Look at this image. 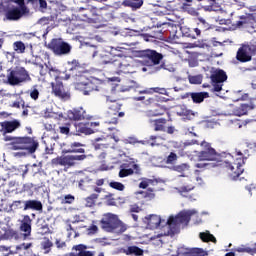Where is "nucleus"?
<instances>
[{
	"label": "nucleus",
	"instance_id": "f257e3e1",
	"mask_svg": "<svg viewBox=\"0 0 256 256\" xmlns=\"http://www.w3.org/2000/svg\"><path fill=\"white\" fill-rule=\"evenodd\" d=\"M5 122H0V135L11 151H26L33 155L39 149V140L31 136H12L5 131Z\"/></svg>",
	"mask_w": 256,
	"mask_h": 256
},
{
	"label": "nucleus",
	"instance_id": "f03ea898",
	"mask_svg": "<svg viewBox=\"0 0 256 256\" xmlns=\"http://www.w3.org/2000/svg\"><path fill=\"white\" fill-rule=\"evenodd\" d=\"M201 151L197 152L198 161H216V163H221L224 167H230L234 169L231 165L233 161V155L229 153H218L215 148H212L211 143L207 141H202L200 143Z\"/></svg>",
	"mask_w": 256,
	"mask_h": 256
},
{
	"label": "nucleus",
	"instance_id": "7ed1b4c3",
	"mask_svg": "<svg viewBox=\"0 0 256 256\" xmlns=\"http://www.w3.org/2000/svg\"><path fill=\"white\" fill-rule=\"evenodd\" d=\"M139 57L143 59L147 67H154V72L157 73L163 69H167V65L163 61V54L153 49H145L138 52Z\"/></svg>",
	"mask_w": 256,
	"mask_h": 256
},
{
	"label": "nucleus",
	"instance_id": "20e7f679",
	"mask_svg": "<svg viewBox=\"0 0 256 256\" xmlns=\"http://www.w3.org/2000/svg\"><path fill=\"white\" fill-rule=\"evenodd\" d=\"M100 225L106 233H117L118 235H121V233L127 231V225L119 220L117 215L111 213H107L103 216Z\"/></svg>",
	"mask_w": 256,
	"mask_h": 256
},
{
	"label": "nucleus",
	"instance_id": "39448f33",
	"mask_svg": "<svg viewBox=\"0 0 256 256\" xmlns=\"http://www.w3.org/2000/svg\"><path fill=\"white\" fill-rule=\"evenodd\" d=\"M192 216V211H181L175 217L170 216L167 220V225L170 229L169 234L175 235V233H177L179 230L180 225H189V221H191Z\"/></svg>",
	"mask_w": 256,
	"mask_h": 256
},
{
	"label": "nucleus",
	"instance_id": "423d86ee",
	"mask_svg": "<svg viewBox=\"0 0 256 256\" xmlns=\"http://www.w3.org/2000/svg\"><path fill=\"white\" fill-rule=\"evenodd\" d=\"M47 49L52 51L56 57H65V55H70L73 46L68 42L64 41L62 38H53L47 45Z\"/></svg>",
	"mask_w": 256,
	"mask_h": 256
},
{
	"label": "nucleus",
	"instance_id": "0eeeda50",
	"mask_svg": "<svg viewBox=\"0 0 256 256\" xmlns=\"http://www.w3.org/2000/svg\"><path fill=\"white\" fill-rule=\"evenodd\" d=\"M103 11H105V8L88 6L86 8H80L79 15L82 21H86V23H100L101 19H103Z\"/></svg>",
	"mask_w": 256,
	"mask_h": 256
},
{
	"label": "nucleus",
	"instance_id": "6e6552de",
	"mask_svg": "<svg viewBox=\"0 0 256 256\" xmlns=\"http://www.w3.org/2000/svg\"><path fill=\"white\" fill-rule=\"evenodd\" d=\"M23 15H29V13L23 12L17 6L0 4V17H3V21H19Z\"/></svg>",
	"mask_w": 256,
	"mask_h": 256
},
{
	"label": "nucleus",
	"instance_id": "1a4fd4ad",
	"mask_svg": "<svg viewBox=\"0 0 256 256\" xmlns=\"http://www.w3.org/2000/svg\"><path fill=\"white\" fill-rule=\"evenodd\" d=\"M87 159V155H66L60 156L52 159L53 165H60V167H65L66 169H71V167H75L77 165V161H85Z\"/></svg>",
	"mask_w": 256,
	"mask_h": 256
},
{
	"label": "nucleus",
	"instance_id": "9d476101",
	"mask_svg": "<svg viewBox=\"0 0 256 256\" xmlns=\"http://www.w3.org/2000/svg\"><path fill=\"white\" fill-rule=\"evenodd\" d=\"M81 77H85L81 72V64L77 60H73L72 62H68L66 66V70L64 72V76H61V79L64 81H69V79H75V81L79 82Z\"/></svg>",
	"mask_w": 256,
	"mask_h": 256
},
{
	"label": "nucleus",
	"instance_id": "9b49d317",
	"mask_svg": "<svg viewBox=\"0 0 256 256\" xmlns=\"http://www.w3.org/2000/svg\"><path fill=\"white\" fill-rule=\"evenodd\" d=\"M162 25H167L170 27L172 36L174 39H181V37H188L189 39H197L199 34L195 31V28H189L187 26H171L168 23H163Z\"/></svg>",
	"mask_w": 256,
	"mask_h": 256
},
{
	"label": "nucleus",
	"instance_id": "f8f14e48",
	"mask_svg": "<svg viewBox=\"0 0 256 256\" xmlns=\"http://www.w3.org/2000/svg\"><path fill=\"white\" fill-rule=\"evenodd\" d=\"M237 155L238 158H236V160L233 158L231 161V166L234 167V169H231L229 166H225L226 169L230 171V175L234 180L239 179V176L243 175V171H245V169H243V165H245V161H247V157L243 156L241 151H238Z\"/></svg>",
	"mask_w": 256,
	"mask_h": 256
},
{
	"label": "nucleus",
	"instance_id": "ddd939ff",
	"mask_svg": "<svg viewBox=\"0 0 256 256\" xmlns=\"http://www.w3.org/2000/svg\"><path fill=\"white\" fill-rule=\"evenodd\" d=\"M9 85H19L20 83H25V81H31V76L29 72L25 70L24 67L11 70L7 76Z\"/></svg>",
	"mask_w": 256,
	"mask_h": 256
},
{
	"label": "nucleus",
	"instance_id": "4468645a",
	"mask_svg": "<svg viewBox=\"0 0 256 256\" xmlns=\"http://www.w3.org/2000/svg\"><path fill=\"white\" fill-rule=\"evenodd\" d=\"M77 91H81L83 95H90L93 91H99V86L93 80H89L87 76H80V81L74 85Z\"/></svg>",
	"mask_w": 256,
	"mask_h": 256
},
{
	"label": "nucleus",
	"instance_id": "2eb2a0df",
	"mask_svg": "<svg viewBox=\"0 0 256 256\" xmlns=\"http://www.w3.org/2000/svg\"><path fill=\"white\" fill-rule=\"evenodd\" d=\"M19 231L22 233L23 241L31 240V233L33 231V219L28 214L22 215L21 219L18 220Z\"/></svg>",
	"mask_w": 256,
	"mask_h": 256
},
{
	"label": "nucleus",
	"instance_id": "dca6fc26",
	"mask_svg": "<svg viewBox=\"0 0 256 256\" xmlns=\"http://www.w3.org/2000/svg\"><path fill=\"white\" fill-rule=\"evenodd\" d=\"M210 79L213 85V91L219 93L223 91V83L227 81V72L217 69L211 74Z\"/></svg>",
	"mask_w": 256,
	"mask_h": 256
},
{
	"label": "nucleus",
	"instance_id": "f3484780",
	"mask_svg": "<svg viewBox=\"0 0 256 256\" xmlns=\"http://www.w3.org/2000/svg\"><path fill=\"white\" fill-rule=\"evenodd\" d=\"M104 63H108L111 69L115 70L116 73H129L127 67H131V65L127 64V60L122 56H118L110 61H104Z\"/></svg>",
	"mask_w": 256,
	"mask_h": 256
},
{
	"label": "nucleus",
	"instance_id": "a211bd4d",
	"mask_svg": "<svg viewBox=\"0 0 256 256\" xmlns=\"http://www.w3.org/2000/svg\"><path fill=\"white\" fill-rule=\"evenodd\" d=\"M122 169H120L118 176L123 179L125 177H129L133 175V173H136V175H139L141 173V168H139V164H136L133 159L129 163H124L121 165Z\"/></svg>",
	"mask_w": 256,
	"mask_h": 256
},
{
	"label": "nucleus",
	"instance_id": "6ab92c4d",
	"mask_svg": "<svg viewBox=\"0 0 256 256\" xmlns=\"http://www.w3.org/2000/svg\"><path fill=\"white\" fill-rule=\"evenodd\" d=\"M252 29L256 33V20L253 14H247L246 16H240V21H237L235 24L236 29Z\"/></svg>",
	"mask_w": 256,
	"mask_h": 256
},
{
	"label": "nucleus",
	"instance_id": "aec40b11",
	"mask_svg": "<svg viewBox=\"0 0 256 256\" xmlns=\"http://www.w3.org/2000/svg\"><path fill=\"white\" fill-rule=\"evenodd\" d=\"M52 85V93L58 99H62V101H69L71 99V93L69 91H65V86H63V82L56 81L55 83H51Z\"/></svg>",
	"mask_w": 256,
	"mask_h": 256
},
{
	"label": "nucleus",
	"instance_id": "412c9836",
	"mask_svg": "<svg viewBox=\"0 0 256 256\" xmlns=\"http://www.w3.org/2000/svg\"><path fill=\"white\" fill-rule=\"evenodd\" d=\"M85 113L83 108L72 109L67 112V117L70 121H83V119H89V115H85Z\"/></svg>",
	"mask_w": 256,
	"mask_h": 256
},
{
	"label": "nucleus",
	"instance_id": "4be33fe9",
	"mask_svg": "<svg viewBox=\"0 0 256 256\" xmlns=\"http://www.w3.org/2000/svg\"><path fill=\"white\" fill-rule=\"evenodd\" d=\"M252 59L253 56H251V53H249L247 48L242 44L236 52V60L239 63H249Z\"/></svg>",
	"mask_w": 256,
	"mask_h": 256
},
{
	"label": "nucleus",
	"instance_id": "5701e85b",
	"mask_svg": "<svg viewBox=\"0 0 256 256\" xmlns=\"http://www.w3.org/2000/svg\"><path fill=\"white\" fill-rule=\"evenodd\" d=\"M13 52H7V55H10L12 59H15V55H24L27 51V45L21 40H17L12 44Z\"/></svg>",
	"mask_w": 256,
	"mask_h": 256
},
{
	"label": "nucleus",
	"instance_id": "b1692460",
	"mask_svg": "<svg viewBox=\"0 0 256 256\" xmlns=\"http://www.w3.org/2000/svg\"><path fill=\"white\" fill-rule=\"evenodd\" d=\"M160 99L161 98L157 95L151 96V97H147L143 95V96H136L133 98L134 101H142L145 107H155L159 103Z\"/></svg>",
	"mask_w": 256,
	"mask_h": 256
},
{
	"label": "nucleus",
	"instance_id": "393cba45",
	"mask_svg": "<svg viewBox=\"0 0 256 256\" xmlns=\"http://www.w3.org/2000/svg\"><path fill=\"white\" fill-rule=\"evenodd\" d=\"M234 252H228L225 256H235V253H248L249 255H256V243H254L253 247L249 245H241L237 248L233 249Z\"/></svg>",
	"mask_w": 256,
	"mask_h": 256
},
{
	"label": "nucleus",
	"instance_id": "a878e982",
	"mask_svg": "<svg viewBox=\"0 0 256 256\" xmlns=\"http://www.w3.org/2000/svg\"><path fill=\"white\" fill-rule=\"evenodd\" d=\"M72 251H78V253L70 252L69 256H95V252L87 251V245L84 244L73 246Z\"/></svg>",
	"mask_w": 256,
	"mask_h": 256
},
{
	"label": "nucleus",
	"instance_id": "bb28decb",
	"mask_svg": "<svg viewBox=\"0 0 256 256\" xmlns=\"http://www.w3.org/2000/svg\"><path fill=\"white\" fill-rule=\"evenodd\" d=\"M28 5L36 12L45 13L47 11V0H28Z\"/></svg>",
	"mask_w": 256,
	"mask_h": 256
},
{
	"label": "nucleus",
	"instance_id": "cd10ccee",
	"mask_svg": "<svg viewBox=\"0 0 256 256\" xmlns=\"http://www.w3.org/2000/svg\"><path fill=\"white\" fill-rule=\"evenodd\" d=\"M255 109V105L253 103L250 104H240L233 109V114L237 117H243V115H247L249 111Z\"/></svg>",
	"mask_w": 256,
	"mask_h": 256
},
{
	"label": "nucleus",
	"instance_id": "c85d7f7f",
	"mask_svg": "<svg viewBox=\"0 0 256 256\" xmlns=\"http://www.w3.org/2000/svg\"><path fill=\"white\" fill-rule=\"evenodd\" d=\"M20 127L21 122L17 119L4 121V129L6 135H9V133H14V131H17V129H19Z\"/></svg>",
	"mask_w": 256,
	"mask_h": 256
},
{
	"label": "nucleus",
	"instance_id": "c756f323",
	"mask_svg": "<svg viewBox=\"0 0 256 256\" xmlns=\"http://www.w3.org/2000/svg\"><path fill=\"white\" fill-rule=\"evenodd\" d=\"M145 219L149 229H158L161 225V217L155 214L149 215Z\"/></svg>",
	"mask_w": 256,
	"mask_h": 256
},
{
	"label": "nucleus",
	"instance_id": "7c9ffc66",
	"mask_svg": "<svg viewBox=\"0 0 256 256\" xmlns=\"http://www.w3.org/2000/svg\"><path fill=\"white\" fill-rule=\"evenodd\" d=\"M209 29H211V25H209L205 19L198 18L197 27L195 28L198 37H201V33H205V31H209Z\"/></svg>",
	"mask_w": 256,
	"mask_h": 256
},
{
	"label": "nucleus",
	"instance_id": "2f4dec72",
	"mask_svg": "<svg viewBox=\"0 0 256 256\" xmlns=\"http://www.w3.org/2000/svg\"><path fill=\"white\" fill-rule=\"evenodd\" d=\"M25 211L32 209L33 211H43V204L38 200H25Z\"/></svg>",
	"mask_w": 256,
	"mask_h": 256
},
{
	"label": "nucleus",
	"instance_id": "473e14b6",
	"mask_svg": "<svg viewBox=\"0 0 256 256\" xmlns=\"http://www.w3.org/2000/svg\"><path fill=\"white\" fill-rule=\"evenodd\" d=\"M154 127V131H162L165 133L167 131V119L158 118L151 121Z\"/></svg>",
	"mask_w": 256,
	"mask_h": 256
},
{
	"label": "nucleus",
	"instance_id": "72a5a7b5",
	"mask_svg": "<svg viewBox=\"0 0 256 256\" xmlns=\"http://www.w3.org/2000/svg\"><path fill=\"white\" fill-rule=\"evenodd\" d=\"M154 107L156 108L146 111L147 117H161V115H165V113L167 112V109L159 105V103Z\"/></svg>",
	"mask_w": 256,
	"mask_h": 256
},
{
	"label": "nucleus",
	"instance_id": "f704fd0d",
	"mask_svg": "<svg viewBox=\"0 0 256 256\" xmlns=\"http://www.w3.org/2000/svg\"><path fill=\"white\" fill-rule=\"evenodd\" d=\"M144 0H122L123 7H130L132 11H137L143 7Z\"/></svg>",
	"mask_w": 256,
	"mask_h": 256
},
{
	"label": "nucleus",
	"instance_id": "c9c22d12",
	"mask_svg": "<svg viewBox=\"0 0 256 256\" xmlns=\"http://www.w3.org/2000/svg\"><path fill=\"white\" fill-rule=\"evenodd\" d=\"M139 95H153V93H159L160 95H167V89L154 87V88H145L138 91Z\"/></svg>",
	"mask_w": 256,
	"mask_h": 256
},
{
	"label": "nucleus",
	"instance_id": "e433bc0d",
	"mask_svg": "<svg viewBox=\"0 0 256 256\" xmlns=\"http://www.w3.org/2000/svg\"><path fill=\"white\" fill-rule=\"evenodd\" d=\"M197 170L195 173H203V171H209L210 169H214L217 167V163H207V162H198L195 164Z\"/></svg>",
	"mask_w": 256,
	"mask_h": 256
},
{
	"label": "nucleus",
	"instance_id": "4c0bfd02",
	"mask_svg": "<svg viewBox=\"0 0 256 256\" xmlns=\"http://www.w3.org/2000/svg\"><path fill=\"white\" fill-rule=\"evenodd\" d=\"M191 169V166L188 163H181L172 166V171H175L176 173H180V177H187L185 173Z\"/></svg>",
	"mask_w": 256,
	"mask_h": 256
},
{
	"label": "nucleus",
	"instance_id": "58836bf2",
	"mask_svg": "<svg viewBox=\"0 0 256 256\" xmlns=\"http://www.w3.org/2000/svg\"><path fill=\"white\" fill-rule=\"evenodd\" d=\"M193 103H203L205 101V98L209 97V93L207 92H191L188 94Z\"/></svg>",
	"mask_w": 256,
	"mask_h": 256
},
{
	"label": "nucleus",
	"instance_id": "ea45409f",
	"mask_svg": "<svg viewBox=\"0 0 256 256\" xmlns=\"http://www.w3.org/2000/svg\"><path fill=\"white\" fill-rule=\"evenodd\" d=\"M144 39L145 41H149V39H159L160 41H163L165 37L163 36V30L159 29L158 27L155 30H153L151 33L145 34Z\"/></svg>",
	"mask_w": 256,
	"mask_h": 256
},
{
	"label": "nucleus",
	"instance_id": "a19ab883",
	"mask_svg": "<svg viewBox=\"0 0 256 256\" xmlns=\"http://www.w3.org/2000/svg\"><path fill=\"white\" fill-rule=\"evenodd\" d=\"M123 253H125V255L143 256L145 251H143V249L139 248V246H129V247L123 249Z\"/></svg>",
	"mask_w": 256,
	"mask_h": 256
},
{
	"label": "nucleus",
	"instance_id": "79ce46f5",
	"mask_svg": "<svg viewBox=\"0 0 256 256\" xmlns=\"http://www.w3.org/2000/svg\"><path fill=\"white\" fill-rule=\"evenodd\" d=\"M81 147H83V144L80 142H73L69 145L66 153H85V149Z\"/></svg>",
	"mask_w": 256,
	"mask_h": 256
},
{
	"label": "nucleus",
	"instance_id": "37998d69",
	"mask_svg": "<svg viewBox=\"0 0 256 256\" xmlns=\"http://www.w3.org/2000/svg\"><path fill=\"white\" fill-rule=\"evenodd\" d=\"M199 237L203 243H209L210 241L211 243H217V238H215V236L209 231L201 232Z\"/></svg>",
	"mask_w": 256,
	"mask_h": 256
},
{
	"label": "nucleus",
	"instance_id": "c03bdc74",
	"mask_svg": "<svg viewBox=\"0 0 256 256\" xmlns=\"http://www.w3.org/2000/svg\"><path fill=\"white\" fill-rule=\"evenodd\" d=\"M41 249H43L45 255L51 253L53 247V242L49 240V237H44L43 241L40 243Z\"/></svg>",
	"mask_w": 256,
	"mask_h": 256
},
{
	"label": "nucleus",
	"instance_id": "a18cd8bd",
	"mask_svg": "<svg viewBox=\"0 0 256 256\" xmlns=\"http://www.w3.org/2000/svg\"><path fill=\"white\" fill-rule=\"evenodd\" d=\"M41 169H42V167L40 164L28 165V166H26L24 175H25V173H31V175H33V177H35V175L41 173Z\"/></svg>",
	"mask_w": 256,
	"mask_h": 256
},
{
	"label": "nucleus",
	"instance_id": "49530a36",
	"mask_svg": "<svg viewBox=\"0 0 256 256\" xmlns=\"http://www.w3.org/2000/svg\"><path fill=\"white\" fill-rule=\"evenodd\" d=\"M174 153H177L180 157H185L187 152H185V146L181 142H173Z\"/></svg>",
	"mask_w": 256,
	"mask_h": 256
},
{
	"label": "nucleus",
	"instance_id": "de8ad7c7",
	"mask_svg": "<svg viewBox=\"0 0 256 256\" xmlns=\"http://www.w3.org/2000/svg\"><path fill=\"white\" fill-rule=\"evenodd\" d=\"M14 3L18 5V9L22 10L23 13H30L29 8L27 5H29L28 0H14Z\"/></svg>",
	"mask_w": 256,
	"mask_h": 256
},
{
	"label": "nucleus",
	"instance_id": "09e8293b",
	"mask_svg": "<svg viewBox=\"0 0 256 256\" xmlns=\"http://www.w3.org/2000/svg\"><path fill=\"white\" fill-rule=\"evenodd\" d=\"M97 199H99V194H91L90 196L86 197V207H95Z\"/></svg>",
	"mask_w": 256,
	"mask_h": 256
},
{
	"label": "nucleus",
	"instance_id": "8fccbe9b",
	"mask_svg": "<svg viewBox=\"0 0 256 256\" xmlns=\"http://www.w3.org/2000/svg\"><path fill=\"white\" fill-rule=\"evenodd\" d=\"M11 207L15 211H25V200H14Z\"/></svg>",
	"mask_w": 256,
	"mask_h": 256
},
{
	"label": "nucleus",
	"instance_id": "3c124183",
	"mask_svg": "<svg viewBox=\"0 0 256 256\" xmlns=\"http://www.w3.org/2000/svg\"><path fill=\"white\" fill-rule=\"evenodd\" d=\"M7 235L9 236L10 239H15L16 241L21 239L23 241V236H22L23 233L22 232L19 233V231L17 230H13V229L8 230Z\"/></svg>",
	"mask_w": 256,
	"mask_h": 256
},
{
	"label": "nucleus",
	"instance_id": "603ef678",
	"mask_svg": "<svg viewBox=\"0 0 256 256\" xmlns=\"http://www.w3.org/2000/svg\"><path fill=\"white\" fill-rule=\"evenodd\" d=\"M178 159H179V157L177 156V153L170 152V154L166 158V164L167 165H175V163H177Z\"/></svg>",
	"mask_w": 256,
	"mask_h": 256
},
{
	"label": "nucleus",
	"instance_id": "864d4df0",
	"mask_svg": "<svg viewBox=\"0 0 256 256\" xmlns=\"http://www.w3.org/2000/svg\"><path fill=\"white\" fill-rule=\"evenodd\" d=\"M193 248L180 247L177 250V256H192Z\"/></svg>",
	"mask_w": 256,
	"mask_h": 256
},
{
	"label": "nucleus",
	"instance_id": "5fc2aeb1",
	"mask_svg": "<svg viewBox=\"0 0 256 256\" xmlns=\"http://www.w3.org/2000/svg\"><path fill=\"white\" fill-rule=\"evenodd\" d=\"M188 79H189V83H191V85H201V83H203L202 75L189 76Z\"/></svg>",
	"mask_w": 256,
	"mask_h": 256
},
{
	"label": "nucleus",
	"instance_id": "6e6d98bb",
	"mask_svg": "<svg viewBox=\"0 0 256 256\" xmlns=\"http://www.w3.org/2000/svg\"><path fill=\"white\" fill-rule=\"evenodd\" d=\"M109 187H111V189H115L116 191H125V185L121 182L112 181L109 183Z\"/></svg>",
	"mask_w": 256,
	"mask_h": 256
},
{
	"label": "nucleus",
	"instance_id": "4d7b16f0",
	"mask_svg": "<svg viewBox=\"0 0 256 256\" xmlns=\"http://www.w3.org/2000/svg\"><path fill=\"white\" fill-rule=\"evenodd\" d=\"M140 195L143 196L144 199H155V194L153 192V189L149 188L147 191H140Z\"/></svg>",
	"mask_w": 256,
	"mask_h": 256
},
{
	"label": "nucleus",
	"instance_id": "13d9d810",
	"mask_svg": "<svg viewBox=\"0 0 256 256\" xmlns=\"http://www.w3.org/2000/svg\"><path fill=\"white\" fill-rule=\"evenodd\" d=\"M76 129H78V133H85V135H91L92 133H94L91 128H87L83 124H79Z\"/></svg>",
	"mask_w": 256,
	"mask_h": 256
},
{
	"label": "nucleus",
	"instance_id": "bf43d9fd",
	"mask_svg": "<svg viewBox=\"0 0 256 256\" xmlns=\"http://www.w3.org/2000/svg\"><path fill=\"white\" fill-rule=\"evenodd\" d=\"M111 103L112 104L109 107L110 111H115V113H119V111H121V107H123V104L113 100H111Z\"/></svg>",
	"mask_w": 256,
	"mask_h": 256
},
{
	"label": "nucleus",
	"instance_id": "052dcab7",
	"mask_svg": "<svg viewBox=\"0 0 256 256\" xmlns=\"http://www.w3.org/2000/svg\"><path fill=\"white\" fill-rule=\"evenodd\" d=\"M74 201H75V196L71 194H67L61 199V203L65 205H71V203H73Z\"/></svg>",
	"mask_w": 256,
	"mask_h": 256
},
{
	"label": "nucleus",
	"instance_id": "680f3d73",
	"mask_svg": "<svg viewBox=\"0 0 256 256\" xmlns=\"http://www.w3.org/2000/svg\"><path fill=\"white\" fill-rule=\"evenodd\" d=\"M106 199V205H108L109 207H115L117 205V202L115 201V198H113L112 193L106 195Z\"/></svg>",
	"mask_w": 256,
	"mask_h": 256
},
{
	"label": "nucleus",
	"instance_id": "e2e57ef3",
	"mask_svg": "<svg viewBox=\"0 0 256 256\" xmlns=\"http://www.w3.org/2000/svg\"><path fill=\"white\" fill-rule=\"evenodd\" d=\"M246 48V50H248V53H250L251 57H253V55H256V42L253 44H243Z\"/></svg>",
	"mask_w": 256,
	"mask_h": 256
},
{
	"label": "nucleus",
	"instance_id": "0e129e2a",
	"mask_svg": "<svg viewBox=\"0 0 256 256\" xmlns=\"http://www.w3.org/2000/svg\"><path fill=\"white\" fill-rule=\"evenodd\" d=\"M51 233V228H49V224L41 225L39 228V234L40 235H49Z\"/></svg>",
	"mask_w": 256,
	"mask_h": 256
},
{
	"label": "nucleus",
	"instance_id": "69168bd1",
	"mask_svg": "<svg viewBox=\"0 0 256 256\" xmlns=\"http://www.w3.org/2000/svg\"><path fill=\"white\" fill-rule=\"evenodd\" d=\"M192 256H207V252L202 248H192Z\"/></svg>",
	"mask_w": 256,
	"mask_h": 256
},
{
	"label": "nucleus",
	"instance_id": "338daca9",
	"mask_svg": "<svg viewBox=\"0 0 256 256\" xmlns=\"http://www.w3.org/2000/svg\"><path fill=\"white\" fill-rule=\"evenodd\" d=\"M59 130L62 135H69V133L71 131V124H66L65 126H60Z\"/></svg>",
	"mask_w": 256,
	"mask_h": 256
},
{
	"label": "nucleus",
	"instance_id": "774afa93",
	"mask_svg": "<svg viewBox=\"0 0 256 256\" xmlns=\"http://www.w3.org/2000/svg\"><path fill=\"white\" fill-rule=\"evenodd\" d=\"M157 139H159L158 136H155V135L150 136L149 139L147 140L148 145H151V147H155L159 145V142H157Z\"/></svg>",
	"mask_w": 256,
	"mask_h": 256
}]
</instances>
